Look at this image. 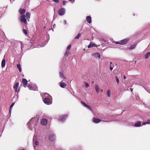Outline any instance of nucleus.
<instances>
[{
  "mask_svg": "<svg viewBox=\"0 0 150 150\" xmlns=\"http://www.w3.org/2000/svg\"><path fill=\"white\" fill-rule=\"evenodd\" d=\"M20 19L21 22L25 24H27V22L25 15L21 16H20Z\"/></svg>",
  "mask_w": 150,
  "mask_h": 150,
  "instance_id": "1",
  "label": "nucleus"
},
{
  "mask_svg": "<svg viewBox=\"0 0 150 150\" xmlns=\"http://www.w3.org/2000/svg\"><path fill=\"white\" fill-rule=\"evenodd\" d=\"M68 115H61L59 117V120L62 122L64 121L67 117Z\"/></svg>",
  "mask_w": 150,
  "mask_h": 150,
  "instance_id": "2",
  "label": "nucleus"
},
{
  "mask_svg": "<svg viewBox=\"0 0 150 150\" xmlns=\"http://www.w3.org/2000/svg\"><path fill=\"white\" fill-rule=\"evenodd\" d=\"M65 13V9L63 8H61L58 10L59 15L60 16L64 15Z\"/></svg>",
  "mask_w": 150,
  "mask_h": 150,
  "instance_id": "3",
  "label": "nucleus"
},
{
  "mask_svg": "<svg viewBox=\"0 0 150 150\" xmlns=\"http://www.w3.org/2000/svg\"><path fill=\"white\" fill-rule=\"evenodd\" d=\"M47 119L43 118L41 120V123L42 125H47Z\"/></svg>",
  "mask_w": 150,
  "mask_h": 150,
  "instance_id": "4",
  "label": "nucleus"
},
{
  "mask_svg": "<svg viewBox=\"0 0 150 150\" xmlns=\"http://www.w3.org/2000/svg\"><path fill=\"white\" fill-rule=\"evenodd\" d=\"M81 104H82L85 107L87 108L88 109L91 110L92 111V109L91 108L89 105L86 104L85 103H84L82 101H81Z\"/></svg>",
  "mask_w": 150,
  "mask_h": 150,
  "instance_id": "5",
  "label": "nucleus"
},
{
  "mask_svg": "<svg viewBox=\"0 0 150 150\" xmlns=\"http://www.w3.org/2000/svg\"><path fill=\"white\" fill-rule=\"evenodd\" d=\"M129 39H126L121 40L120 41V44H126L128 41Z\"/></svg>",
  "mask_w": 150,
  "mask_h": 150,
  "instance_id": "6",
  "label": "nucleus"
},
{
  "mask_svg": "<svg viewBox=\"0 0 150 150\" xmlns=\"http://www.w3.org/2000/svg\"><path fill=\"white\" fill-rule=\"evenodd\" d=\"M49 139L50 140L53 141L55 139V137L53 134H51L50 135Z\"/></svg>",
  "mask_w": 150,
  "mask_h": 150,
  "instance_id": "7",
  "label": "nucleus"
},
{
  "mask_svg": "<svg viewBox=\"0 0 150 150\" xmlns=\"http://www.w3.org/2000/svg\"><path fill=\"white\" fill-rule=\"evenodd\" d=\"M19 83L18 82H16L14 85L13 86V88L15 90V92H18V91H17V89L18 87Z\"/></svg>",
  "mask_w": 150,
  "mask_h": 150,
  "instance_id": "8",
  "label": "nucleus"
},
{
  "mask_svg": "<svg viewBox=\"0 0 150 150\" xmlns=\"http://www.w3.org/2000/svg\"><path fill=\"white\" fill-rule=\"evenodd\" d=\"M22 82L24 87H26V86L27 84L28 81L27 80L25 79H23L22 80Z\"/></svg>",
  "mask_w": 150,
  "mask_h": 150,
  "instance_id": "9",
  "label": "nucleus"
},
{
  "mask_svg": "<svg viewBox=\"0 0 150 150\" xmlns=\"http://www.w3.org/2000/svg\"><path fill=\"white\" fill-rule=\"evenodd\" d=\"M19 12L20 13V14L22 15H23L25 12V10L24 9H22V8H20L19 10Z\"/></svg>",
  "mask_w": 150,
  "mask_h": 150,
  "instance_id": "10",
  "label": "nucleus"
},
{
  "mask_svg": "<svg viewBox=\"0 0 150 150\" xmlns=\"http://www.w3.org/2000/svg\"><path fill=\"white\" fill-rule=\"evenodd\" d=\"M86 19L87 21L89 23H91V18L90 16H87Z\"/></svg>",
  "mask_w": 150,
  "mask_h": 150,
  "instance_id": "11",
  "label": "nucleus"
},
{
  "mask_svg": "<svg viewBox=\"0 0 150 150\" xmlns=\"http://www.w3.org/2000/svg\"><path fill=\"white\" fill-rule=\"evenodd\" d=\"M101 120L98 118H96L94 117L93 122L95 123H98L101 121Z\"/></svg>",
  "mask_w": 150,
  "mask_h": 150,
  "instance_id": "12",
  "label": "nucleus"
},
{
  "mask_svg": "<svg viewBox=\"0 0 150 150\" xmlns=\"http://www.w3.org/2000/svg\"><path fill=\"white\" fill-rule=\"evenodd\" d=\"M44 102L46 104H48L50 102V100L49 98H46L44 99Z\"/></svg>",
  "mask_w": 150,
  "mask_h": 150,
  "instance_id": "13",
  "label": "nucleus"
},
{
  "mask_svg": "<svg viewBox=\"0 0 150 150\" xmlns=\"http://www.w3.org/2000/svg\"><path fill=\"white\" fill-rule=\"evenodd\" d=\"M63 71H62L59 72L60 76L61 77L64 78V79H66V78L65 77L64 75Z\"/></svg>",
  "mask_w": 150,
  "mask_h": 150,
  "instance_id": "14",
  "label": "nucleus"
},
{
  "mask_svg": "<svg viewBox=\"0 0 150 150\" xmlns=\"http://www.w3.org/2000/svg\"><path fill=\"white\" fill-rule=\"evenodd\" d=\"M141 122L140 121H138L134 125L135 127H139L141 126Z\"/></svg>",
  "mask_w": 150,
  "mask_h": 150,
  "instance_id": "15",
  "label": "nucleus"
},
{
  "mask_svg": "<svg viewBox=\"0 0 150 150\" xmlns=\"http://www.w3.org/2000/svg\"><path fill=\"white\" fill-rule=\"evenodd\" d=\"M6 64V61L5 59H3L1 62V67H4L5 66Z\"/></svg>",
  "mask_w": 150,
  "mask_h": 150,
  "instance_id": "16",
  "label": "nucleus"
},
{
  "mask_svg": "<svg viewBox=\"0 0 150 150\" xmlns=\"http://www.w3.org/2000/svg\"><path fill=\"white\" fill-rule=\"evenodd\" d=\"M67 86V84L64 82H61L60 84V86L62 88H64Z\"/></svg>",
  "mask_w": 150,
  "mask_h": 150,
  "instance_id": "17",
  "label": "nucleus"
},
{
  "mask_svg": "<svg viewBox=\"0 0 150 150\" xmlns=\"http://www.w3.org/2000/svg\"><path fill=\"white\" fill-rule=\"evenodd\" d=\"M95 46V44L91 42H90V44L88 46V48H90L92 47Z\"/></svg>",
  "mask_w": 150,
  "mask_h": 150,
  "instance_id": "18",
  "label": "nucleus"
},
{
  "mask_svg": "<svg viewBox=\"0 0 150 150\" xmlns=\"http://www.w3.org/2000/svg\"><path fill=\"white\" fill-rule=\"evenodd\" d=\"M30 13L29 12H27L26 13V18L28 19V21L30 18Z\"/></svg>",
  "mask_w": 150,
  "mask_h": 150,
  "instance_id": "19",
  "label": "nucleus"
},
{
  "mask_svg": "<svg viewBox=\"0 0 150 150\" xmlns=\"http://www.w3.org/2000/svg\"><path fill=\"white\" fill-rule=\"evenodd\" d=\"M95 90L97 93H99V88L98 87V85L97 84L95 85Z\"/></svg>",
  "mask_w": 150,
  "mask_h": 150,
  "instance_id": "20",
  "label": "nucleus"
},
{
  "mask_svg": "<svg viewBox=\"0 0 150 150\" xmlns=\"http://www.w3.org/2000/svg\"><path fill=\"white\" fill-rule=\"evenodd\" d=\"M150 56V52H147L145 55V58L146 59H148Z\"/></svg>",
  "mask_w": 150,
  "mask_h": 150,
  "instance_id": "21",
  "label": "nucleus"
},
{
  "mask_svg": "<svg viewBox=\"0 0 150 150\" xmlns=\"http://www.w3.org/2000/svg\"><path fill=\"white\" fill-rule=\"evenodd\" d=\"M17 68L19 70V71L21 72V66L20 64H18L17 65Z\"/></svg>",
  "mask_w": 150,
  "mask_h": 150,
  "instance_id": "22",
  "label": "nucleus"
},
{
  "mask_svg": "<svg viewBox=\"0 0 150 150\" xmlns=\"http://www.w3.org/2000/svg\"><path fill=\"white\" fill-rule=\"evenodd\" d=\"M136 46V45L135 44L129 47V49L130 50H132L133 49H134Z\"/></svg>",
  "mask_w": 150,
  "mask_h": 150,
  "instance_id": "23",
  "label": "nucleus"
},
{
  "mask_svg": "<svg viewBox=\"0 0 150 150\" xmlns=\"http://www.w3.org/2000/svg\"><path fill=\"white\" fill-rule=\"evenodd\" d=\"M14 104V102L13 103H12V104L10 106V109H9V112L10 113L11 112L12 108Z\"/></svg>",
  "mask_w": 150,
  "mask_h": 150,
  "instance_id": "24",
  "label": "nucleus"
},
{
  "mask_svg": "<svg viewBox=\"0 0 150 150\" xmlns=\"http://www.w3.org/2000/svg\"><path fill=\"white\" fill-rule=\"evenodd\" d=\"M150 124V120H149V121L146 122H144L143 123V125H145L146 124Z\"/></svg>",
  "mask_w": 150,
  "mask_h": 150,
  "instance_id": "25",
  "label": "nucleus"
},
{
  "mask_svg": "<svg viewBox=\"0 0 150 150\" xmlns=\"http://www.w3.org/2000/svg\"><path fill=\"white\" fill-rule=\"evenodd\" d=\"M70 54V52L69 51H67L65 53V55L67 57Z\"/></svg>",
  "mask_w": 150,
  "mask_h": 150,
  "instance_id": "26",
  "label": "nucleus"
},
{
  "mask_svg": "<svg viewBox=\"0 0 150 150\" xmlns=\"http://www.w3.org/2000/svg\"><path fill=\"white\" fill-rule=\"evenodd\" d=\"M81 34L80 33H79L75 37V38L76 39H79V38L81 37Z\"/></svg>",
  "mask_w": 150,
  "mask_h": 150,
  "instance_id": "27",
  "label": "nucleus"
},
{
  "mask_svg": "<svg viewBox=\"0 0 150 150\" xmlns=\"http://www.w3.org/2000/svg\"><path fill=\"white\" fill-rule=\"evenodd\" d=\"M23 32L25 35H27V32L26 30L23 29Z\"/></svg>",
  "mask_w": 150,
  "mask_h": 150,
  "instance_id": "28",
  "label": "nucleus"
},
{
  "mask_svg": "<svg viewBox=\"0 0 150 150\" xmlns=\"http://www.w3.org/2000/svg\"><path fill=\"white\" fill-rule=\"evenodd\" d=\"M107 94L108 96L109 97H110V90H108V91Z\"/></svg>",
  "mask_w": 150,
  "mask_h": 150,
  "instance_id": "29",
  "label": "nucleus"
},
{
  "mask_svg": "<svg viewBox=\"0 0 150 150\" xmlns=\"http://www.w3.org/2000/svg\"><path fill=\"white\" fill-rule=\"evenodd\" d=\"M115 78H116V80L117 83L118 84L119 83V79L118 78L117 76H115Z\"/></svg>",
  "mask_w": 150,
  "mask_h": 150,
  "instance_id": "30",
  "label": "nucleus"
},
{
  "mask_svg": "<svg viewBox=\"0 0 150 150\" xmlns=\"http://www.w3.org/2000/svg\"><path fill=\"white\" fill-rule=\"evenodd\" d=\"M35 144L36 145V146H38V145H39V142L38 141H36L35 142Z\"/></svg>",
  "mask_w": 150,
  "mask_h": 150,
  "instance_id": "31",
  "label": "nucleus"
},
{
  "mask_svg": "<svg viewBox=\"0 0 150 150\" xmlns=\"http://www.w3.org/2000/svg\"><path fill=\"white\" fill-rule=\"evenodd\" d=\"M71 48V45H69L67 47V50H69Z\"/></svg>",
  "mask_w": 150,
  "mask_h": 150,
  "instance_id": "32",
  "label": "nucleus"
},
{
  "mask_svg": "<svg viewBox=\"0 0 150 150\" xmlns=\"http://www.w3.org/2000/svg\"><path fill=\"white\" fill-rule=\"evenodd\" d=\"M89 86L88 84L87 83H85V87L86 88H88Z\"/></svg>",
  "mask_w": 150,
  "mask_h": 150,
  "instance_id": "33",
  "label": "nucleus"
},
{
  "mask_svg": "<svg viewBox=\"0 0 150 150\" xmlns=\"http://www.w3.org/2000/svg\"><path fill=\"white\" fill-rule=\"evenodd\" d=\"M28 88L30 89H31V88H32V86L31 85H29L28 86Z\"/></svg>",
  "mask_w": 150,
  "mask_h": 150,
  "instance_id": "34",
  "label": "nucleus"
},
{
  "mask_svg": "<svg viewBox=\"0 0 150 150\" xmlns=\"http://www.w3.org/2000/svg\"><path fill=\"white\" fill-rule=\"evenodd\" d=\"M97 54L98 55V57L99 58H100V54L99 53H97Z\"/></svg>",
  "mask_w": 150,
  "mask_h": 150,
  "instance_id": "35",
  "label": "nucleus"
},
{
  "mask_svg": "<svg viewBox=\"0 0 150 150\" xmlns=\"http://www.w3.org/2000/svg\"><path fill=\"white\" fill-rule=\"evenodd\" d=\"M66 3V1H63V5H65Z\"/></svg>",
  "mask_w": 150,
  "mask_h": 150,
  "instance_id": "36",
  "label": "nucleus"
},
{
  "mask_svg": "<svg viewBox=\"0 0 150 150\" xmlns=\"http://www.w3.org/2000/svg\"><path fill=\"white\" fill-rule=\"evenodd\" d=\"M53 1L56 3H58L59 2L58 0H53Z\"/></svg>",
  "mask_w": 150,
  "mask_h": 150,
  "instance_id": "37",
  "label": "nucleus"
},
{
  "mask_svg": "<svg viewBox=\"0 0 150 150\" xmlns=\"http://www.w3.org/2000/svg\"><path fill=\"white\" fill-rule=\"evenodd\" d=\"M115 44H120V41H119V42H115Z\"/></svg>",
  "mask_w": 150,
  "mask_h": 150,
  "instance_id": "38",
  "label": "nucleus"
},
{
  "mask_svg": "<svg viewBox=\"0 0 150 150\" xmlns=\"http://www.w3.org/2000/svg\"><path fill=\"white\" fill-rule=\"evenodd\" d=\"M64 24L66 25L67 24V22L66 20H64Z\"/></svg>",
  "mask_w": 150,
  "mask_h": 150,
  "instance_id": "39",
  "label": "nucleus"
},
{
  "mask_svg": "<svg viewBox=\"0 0 150 150\" xmlns=\"http://www.w3.org/2000/svg\"><path fill=\"white\" fill-rule=\"evenodd\" d=\"M110 69L111 70H112L113 69V68L111 67V66L110 67Z\"/></svg>",
  "mask_w": 150,
  "mask_h": 150,
  "instance_id": "40",
  "label": "nucleus"
},
{
  "mask_svg": "<svg viewBox=\"0 0 150 150\" xmlns=\"http://www.w3.org/2000/svg\"><path fill=\"white\" fill-rule=\"evenodd\" d=\"M130 91L131 92H132V91H133V89L132 88H130Z\"/></svg>",
  "mask_w": 150,
  "mask_h": 150,
  "instance_id": "41",
  "label": "nucleus"
},
{
  "mask_svg": "<svg viewBox=\"0 0 150 150\" xmlns=\"http://www.w3.org/2000/svg\"><path fill=\"white\" fill-rule=\"evenodd\" d=\"M124 79H125L126 78V77L125 75L124 76Z\"/></svg>",
  "mask_w": 150,
  "mask_h": 150,
  "instance_id": "42",
  "label": "nucleus"
},
{
  "mask_svg": "<svg viewBox=\"0 0 150 150\" xmlns=\"http://www.w3.org/2000/svg\"><path fill=\"white\" fill-rule=\"evenodd\" d=\"M69 1H73V0H69Z\"/></svg>",
  "mask_w": 150,
  "mask_h": 150,
  "instance_id": "43",
  "label": "nucleus"
},
{
  "mask_svg": "<svg viewBox=\"0 0 150 150\" xmlns=\"http://www.w3.org/2000/svg\"><path fill=\"white\" fill-rule=\"evenodd\" d=\"M112 64V62H110V64L111 65Z\"/></svg>",
  "mask_w": 150,
  "mask_h": 150,
  "instance_id": "44",
  "label": "nucleus"
},
{
  "mask_svg": "<svg viewBox=\"0 0 150 150\" xmlns=\"http://www.w3.org/2000/svg\"><path fill=\"white\" fill-rule=\"evenodd\" d=\"M92 83H94V81H92Z\"/></svg>",
  "mask_w": 150,
  "mask_h": 150,
  "instance_id": "45",
  "label": "nucleus"
},
{
  "mask_svg": "<svg viewBox=\"0 0 150 150\" xmlns=\"http://www.w3.org/2000/svg\"><path fill=\"white\" fill-rule=\"evenodd\" d=\"M149 67L150 68V64L149 65Z\"/></svg>",
  "mask_w": 150,
  "mask_h": 150,
  "instance_id": "46",
  "label": "nucleus"
},
{
  "mask_svg": "<svg viewBox=\"0 0 150 150\" xmlns=\"http://www.w3.org/2000/svg\"><path fill=\"white\" fill-rule=\"evenodd\" d=\"M25 150L24 149H22V150Z\"/></svg>",
  "mask_w": 150,
  "mask_h": 150,
  "instance_id": "47",
  "label": "nucleus"
}]
</instances>
